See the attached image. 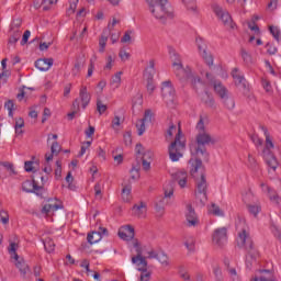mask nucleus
Segmentation results:
<instances>
[{"instance_id": "f257e3e1", "label": "nucleus", "mask_w": 281, "mask_h": 281, "mask_svg": "<svg viewBox=\"0 0 281 281\" xmlns=\"http://www.w3.org/2000/svg\"><path fill=\"white\" fill-rule=\"evenodd\" d=\"M191 164V177L195 182V199L200 201L202 205L207 203V179L205 177V166L201 158L190 159Z\"/></svg>"}, {"instance_id": "f03ea898", "label": "nucleus", "mask_w": 281, "mask_h": 281, "mask_svg": "<svg viewBox=\"0 0 281 281\" xmlns=\"http://www.w3.org/2000/svg\"><path fill=\"white\" fill-rule=\"evenodd\" d=\"M237 246L240 249H243V247L246 249V267L247 269H251L254 260L258 258V250H256V248L254 247V240L245 228H243L241 232L238 233Z\"/></svg>"}, {"instance_id": "7ed1b4c3", "label": "nucleus", "mask_w": 281, "mask_h": 281, "mask_svg": "<svg viewBox=\"0 0 281 281\" xmlns=\"http://www.w3.org/2000/svg\"><path fill=\"white\" fill-rule=\"evenodd\" d=\"M148 10L150 14H153L156 19L159 21H164L166 16L168 19H173L175 16V11H171L170 8V2L168 0H145Z\"/></svg>"}, {"instance_id": "20e7f679", "label": "nucleus", "mask_w": 281, "mask_h": 281, "mask_svg": "<svg viewBox=\"0 0 281 281\" xmlns=\"http://www.w3.org/2000/svg\"><path fill=\"white\" fill-rule=\"evenodd\" d=\"M177 76L181 85L186 86L190 82L192 89L195 91L199 89V85H203L201 77L194 76V72H192V68H190V66L183 67V63H181V59L179 58L177 63Z\"/></svg>"}, {"instance_id": "39448f33", "label": "nucleus", "mask_w": 281, "mask_h": 281, "mask_svg": "<svg viewBox=\"0 0 281 281\" xmlns=\"http://www.w3.org/2000/svg\"><path fill=\"white\" fill-rule=\"evenodd\" d=\"M195 155L196 157H202L204 161H210V153H207V148L205 146H214L216 144V139L210 135L207 132H199L195 137Z\"/></svg>"}, {"instance_id": "423d86ee", "label": "nucleus", "mask_w": 281, "mask_h": 281, "mask_svg": "<svg viewBox=\"0 0 281 281\" xmlns=\"http://www.w3.org/2000/svg\"><path fill=\"white\" fill-rule=\"evenodd\" d=\"M175 199V181L167 183L164 187V195H158L156 198L155 207L157 216H164L166 205H170Z\"/></svg>"}, {"instance_id": "0eeeda50", "label": "nucleus", "mask_w": 281, "mask_h": 281, "mask_svg": "<svg viewBox=\"0 0 281 281\" xmlns=\"http://www.w3.org/2000/svg\"><path fill=\"white\" fill-rule=\"evenodd\" d=\"M261 131H263L266 136V149L263 150V157L266 159L267 166L276 172L278 169L279 162L278 158L271 153V148H273V140H271V136L269 135V131L266 126H261Z\"/></svg>"}, {"instance_id": "6e6552de", "label": "nucleus", "mask_w": 281, "mask_h": 281, "mask_svg": "<svg viewBox=\"0 0 281 281\" xmlns=\"http://www.w3.org/2000/svg\"><path fill=\"white\" fill-rule=\"evenodd\" d=\"M161 93L168 109H177V91L172 87V81L162 82Z\"/></svg>"}, {"instance_id": "1a4fd4ad", "label": "nucleus", "mask_w": 281, "mask_h": 281, "mask_svg": "<svg viewBox=\"0 0 281 281\" xmlns=\"http://www.w3.org/2000/svg\"><path fill=\"white\" fill-rule=\"evenodd\" d=\"M212 10L214 14H216V16L222 21L225 27H229V30H234L236 24L234 23V20H232V15L229 14V12L224 11L223 7L216 3L212 4Z\"/></svg>"}, {"instance_id": "9d476101", "label": "nucleus", "mask_w": 281, "mask_h": 281, "mask_svg": "<svg viewBox=\"0 0 281 281\" xmlns=\"http://www.w3.org/2000/svg\"><path fill=\"white\" fill-rule=\"evenodd\" d=\"M184 225L187 227H199L201 225V220L199 218V214H196V211L194 210V206L192 204L186 205V212H184Z\"/></svg>"}, {"instance_id": "9b49d317", "label": "nucleus", "mask_w": 281, "mask_h": 281, "mask_svg": "<svg viewBox=\"0 0 281 281\" xmlns=\"http://www.w3.org/2000/svg\"><path fill=\"white\" fill-rule=\"evenodd\" d=\"M187 139L183 132H181V123H178V134H177V160L181 159L186 155Z\"/></svg>"}, {"instance_id": "f8f14e48", "label": "nucleus", "mask_w": 281, "mask_h": 281, "mask_svg": "<svg viewBox=\"0 0 281 281\" xmlns=\"http://www.w3.org/2000/svg\"><path fill=\"white\" fill-rule=\"evenodd\" d=\"M22 190L27 193L36 194V196H43V187H40L35 182L34 178L32 180H26L22 183Z\"/></svg>"}, {"instance_id": "ddd939ff", "label": "nucleus", "mask_w": 281, "mask_h": 281, "mask_svg": "<svg viewBox=\"0 0 281 281\" xmlns=\"http://www.w3.org/2000/svg\"><path fill=\"white\" fill-rule=\"evenodd\" d=\"M212 239L214 245H217V247H225V245H227V228L222 227L215 229Z\"/></svg>"}, {"instance_id": "4468645a", "label": "nucleus", "mask_w": 281, "mask_h": 281, "mask_svg": "<svg viewBox=\"0 0 281 281\" xmlns=\"http://www.w3.org/2000/svg\"><path fill=\"white\" fill-rule=\"evenodd\" d=\"M232 77L235 80L236 87L243 89L244 93H249V83L247 82V79H245L243 75L238 74V68H234Z\"/></svg>"}, {"instance_id": "2eb2a0df", "label": "nucleus", "mask_w": 281, "mask_h": 281, "mask_svg": "<svg viewBox=\"0 0 281 281\" xmlns=\"http://www.w3.org/2000/svg\"><path fill=\"white\" fill-rule=\"evenodd\" d=\"M134 248L136 249V256L132 257V263L136 265L137 267H148L146 257L142 255V246H139V243H134Z\"/></svg>"}, {"instance_id": "dca6fc26", "label": "nucleus", "mask_w": 281, "mask_h": 281, "mask_svg": "<svg viewBox=\"0 0 281 281\" xmlns=\"http://www.w3.org/2000/svg\"><path fill=\"white\" fill-rule=\"evenodd\" d=\"M119 238L122 240H133L135 238V228L132 225H125L119 229Z\"/></svg>"}, {"instance_id": "f3484780", "label": "nucleus", "mask_w": 281, "mask_h": 281, "mask_svg": "<svg viewBox=\"0 0 281 281\" xmlns=\"http://www.w3.org/2000/svg\"><path fill=\"white\" fill-rule=\"evenodd\" d=\"M146 212H148V207L146 206L145 202H139V204H134L132 207V214L137 218H145Z\"/></svg>"}, {"instance_id": "a211bd4d", "label": "nucleus", "mask_w": 281, "mask_h": 281, "mask_svg": "<svg viewBox=\"0 0 281 281\" xmlns=\"http://www.w3.org/2000/svg\"><path fill=\"white\" fill-rule=\"evenodd\" d=\"M52 65H54V58H41L35 61V67L40 71H49Z\"/></svg>"}, {"instance_id": "6ab92c4d", "label": "nucleus", "mask_w": 281, "mask_h": 281, "mask_svg": "<svg viewBox=\"0 0 281 281\" xmlns=\"http://www.w3.org/2000/svg\"><path fill=\"white\" fill-rule=\"evenodd\" d=\"M57 199H49L48 204H45L42 209L43 214H49L50 212H56V210H63V205L56 203Z\"/></svg>"}, {"instance_id": "aec40b11", "label": "nucleus", "mask_w": 281, "mask_h": 281, "mask_svg": "<svg viewBox=\"0 0 281 281\" xmlns=\"http://www.w3.org/2000/svg\"><path fill=\"white\" fill-rule=\"evenodd\" d=\"M60 150H63V147L60 146V144L58 142H54L50 146V154H45L46 162L49 164V161H53L54 155L55 157H58V155L60 154Z\"/></svg>"}, {"instance_id": "412c9836", "label": "nucleus", "mask_w": 281, "mask_h": 281, "mask_svg": "<svg viewBox=\"0 0 281 281\" xmlns=\"http://www.w3.org/2000/svg\"><path fill=\"white\" fill-rule=\"evenodd\" d=\"M213 89L216 95H218V98L221 99L225 98L226 95H229V90H227V88L221 81H214Z\"/></svg>"}, {"instance_id": "4be33fe9", "label": "nucleus", "mask_w": 281, "mask_h": 281, "mask_svg": "<svg viewBox=\"0 0 281 281\" xmlns=\"http://www.w3.org/2000/svg\"><path fill=\"white\" fill-rule=\"evenodd\" d=\"M144 78L147 82L146 89L149 93V95H153V92L155 91V80H154V72H148V69L145 70Z\"/></svg>"}, {"instance_id": "5701e85b", "label": "nucleus", "mask_w": 281, "mask_h": 281, "mask_svg": "<svg viewBox=\"0 0 281 281\" xmlns=\"http://www.w3.org/2000/svg\"><path fill=\"white\" fill-rule=\"evenodd\" d=\"M261 188H262L263 192H268V196H269L270 201H272V203L280 205V201H281L280 195H278V193L273 189H270L265 183H261Z\"/></svg>"}, {"instance_id": "b1692460", "label": "nucleus", "mask_w": 281, "mask_h": 281, "mask_svg": "<svg viewBox=\"0 0 281 281\" xmlns=\"http://www.w3.org/2000/svg\"><path fill=\"white\" fill-rule=\"evenodd\" d=\"M79 97L82 103V109H87V106H89V102H91V94L87 91V86L81 87L79 91Z\"/></svg>"}, {"instance_id": "393cba45", "label": "nucleus", "mask_w": 281, "mask_h": 281, "mask_svg": "<svg viewBox=\"0 0 281 281\" xmlns=\"http://www.w3.org/2000/svg\"><path fill=\"white\" fill-rule=\"evenodd\" d=\"M15 267L16 269H19L22 278H25V276H27V272L30 271V266H27V262H25V260L18 258V260H15Z\"/></svg>"}, {"instance_id": "a878e982", "label": "nucleus", "mask_w": 281, "mask_h": 281, "mask_svg": "<svg viewBox=\"0 0 281 281\" xmlns=\"http://www.w3.org/2000/svg\"><path fill=\"white\" fill-rule=\"evenodd\" d=\"M199 52L202 58L205 60L206 65L209 67H212L214 65V58H212V55L207 54L206 47L199 45Z\"/></svg>"}, {"instance_id": "bb28decb", "label": "nucleus", "mask_w": 281, "mask_h": 281, "mask_svg": "<svg viewBox=\"0 0 281 281\" xmlns=\"http://www.w3.org/2000/svg\"><path fill=\"white\" fill-rule=\"evenodd\" d=\"M177 181H178V186H179V188H181V190H183V188H189V184H188V172L179 171L177 173Z\"/></svg>"}, {"instance_id": "cd10ccee", "label": "nucleus", "mask_w": 281, "mask_h": 281, "mask_svg": "<svg viewBox=\"0 0 281 281\" xmlns=\"http://www.w3.org/2000/svg\"><path fill=\"white\" fill-rule=\"evenodd\" d=\"M168 155L171 161H177V136L168 146Z\"/></svg>"}, {"instance_id": "c85d7f7f", "label": "nucleus", "mask_w": 281, "mask_h": 281, "mask_svg": "<svg viewBox=\"0 0 281 281\" xmlns=\"http://www.w3.org/2000/svg\"><path fill=\"white\" fill-rule=\"evenodd\" d=\"M87 240L90 245H95V243H100V240H102V233L93 231L92 233L88 234Z\"/></svg>"}, {"instance_id": "c756f323", "label": "nucleus", "mask_w": 281, "mask_h": 281, "mask_svg": "<svg viewBox=\"0 0 281 281\" xmlns=\"http://www.w3.org/2000/svg\"><path fill=\"white\" fill-rule=\"evenodd\" d=\"M131 190H133V187L131 186V183L128 184H123V189H122V200L125 203H130L131 202Z\"/></svg>"}, {"instance_id": "7c9ffc66", "label": "nucleus", "mask_w": 281, "mask_h": 281, "mask_svg": "<svg viewBox=\"0 0 281 281\" xmlns=\"http://www.w3.org/2000/svg\"><path fill=\"white\" fill-rule=\"evenodd\" d=\"M8 58L2 59V72L0 74V81L2 80L3 83L8 82V78L10 77V71L7 70L8 67Z\"/></svg>"}, {"instance_id": "2f4dec72", "label": "nucleus", "mask_w": 281, "mask_h": 281, "mask_svg": "<svg viewBox=\"0 0 281 281\" xmlns=\"http://www.w3.org/2000/svg\"><path fill=\"white\" fill-rule=\"evenodd\" d=\"M224 106L228 109V111L234 110L236 106V101H234V98L229 97V94H226L224 98L221 99Z\"/></svg>"}, {"instance_id": "473e14b6", "label": "nucleus", "mask_w": 281, "mask_h": 281, "mask_svg": "<svg viewBox=\"0 0 281 281\" xmlns=\"http://www.w3.org/2000/svg\"><path fill=\"white\" fill-rule=\"evenodd\" d=\"M138 271L142 272L138 281H150L151 273L148 272V266H138Z\"/></svg>"}, {"instance_id": "72a5a7b5", "label": "nucleus", "mask_w": 281, "mask_h": 281, "mask_svg": "<svg viewBox=\"0 0 281 281\" xmlns=\"http://www.w3.org/2000/svg\"><path fill=\"white\" fill-rule=\"evenodd\" d=\"M44 249L48 252L52 254V251H54V249H56V244H54V240L49 237H47L44 241Z\"/></svg>"}, {"instance_id": "f704fd0d", "label": "nucleus", "mask_w": 281, "mask_h": 281, "mask_svg": "<svg viewBox=\"0 0 281 281\" xmlns=\"http://www.w3.org/2000/svg\"><path fill=\"white\" fill-rule=\"evenodd\" d=\"M181 3H183L190 12H196L198 10L196 0H181Z\"/></svg>"}, {"instance_id": "c9c22d12", "label": "nucleus", "mask_w": 281, "mask_h": 281, "mask_svg": "<svg viewBox=\"0 0 281 281\" xmlns=\"http://www.w3.org/2000/svg\"><path fill=\"white\" fill-rule=\"evenodd\" d=\"M170 60H172V67H177V49L175 46H167Z\"/></svg>"}, {"instance_id": "e433bc0d", "label": "nucleus", "mask_w": 281, "mask_h": 281, "mask_svg": "<svg viewBox=\"0 0 281 281\" xmlns=\"http://www.w3.org/2000/svg\"><path fill=\"white\" fill-rule=\"evenodd\" d=\"M110 85H112L115 89H117L120 85H122V71L116 72L112 77Z\"/></svg>"}, {"instance_id": "4c0bfd02", "label": "nucleus", "mask_w": 281, "mask_h": 281, "mask_svg": "<svg viewBox=\"0 0 281 281\" xmlns=\"http://www.w3.org/2000/svg\"><path fill=\"white\" fill-rule=\"evenodd\" d=\"M240 55L246 65H251L254 63V59L251 58V54H249V52H247V49L241 48Z\"/></svg>"}, {"instance_id": "58836bf2", "label": "nucleus", "mask_w": 281, "mask_h": 281, "mask_svg": "<svg viewBox=\"0 0 281 281\" xmlns=\"http://www.w3.org/2000/svg\"><path fill=\"white\" fill-rule=\"evenodd\" d=\"M202 102L205 104V106L212 109V106H214V97H212V94L209 92H205L204 98H202Z\"/></svg>"}, {"instance_id": "ea45409f", "label": "nucleus", "mask_w": 281, "mask_h": 281, "mask_svg": "<svg viewBox=\"0 0 281 281\" xmlns=\"http://www.w3.org/2000/svg\"><path fill=\"white\" fill-rule=\"evenodd\" d=\"M33 179L37 184H38V181L42 182V186L40 187H42V190H43V186H45V182L48 181L49 178L47 176H43V173L41 172H35L33 176Z\"/></svg>"}, {"instance_id": "a19ab883", "label": "nucleus", "mask_w": 281, "mask_h": 281, "mask_svg": "<svg viewBox=\"0 0 281 281\" xmlns=\"http://www.w3.org/2000/svg\"><path fill=\"white\" fill-rule=\"evenodd\" d=\"M25 126V121L23 120V117H19L15 120V135H23V131H19V128H23Z\"/></svg>"}, {"instance_id": "79ce46f5", "label": "nucleus", "mask_w": 281, "mask_h": 281, "mask_svg": "<svg viewBox=\"0 0 281 281\" xmlns=\"http://www.w3.org/2000/svg\"><path fill=\"white\" fill-rule=\"evenodd\" d=\"M136 128H137V135H139V137H142V135H144V133H146V123L144 122V120H138L136 123Z\"/></svg>"}, {"instance_id": "37998d69", "label": "nucleus", "mask_w": 281, "mask_h": 281, "mask_svg": "<svg viewBox=\"0 0 281 281\" xmlns=\"http://www.w3.org/2000/svg\"><path fill=\"white\" fill-rule=\"evenodd\" d=\"M106 41H109V36L101 35V38L99 40V52L100 54H104V49L106 48Z\"/></svg>"}, {"instance_id": "c03bdc74", "label": "nucleus", "mask_w": 281, "mask_h": 281, "mask_svg": "<svg viewBox=\"0 0 281 281\" xmlns=\"http://www.w3.org/2000/svg\"><path fill=\"white\" fill-rule=\"evenodd\" d=\"M173 131H177V126L175 123H170L169 128L167 130L166 133V142H171L172 140V135H175Z\"/></svg>"}, {"instance_id": "a18cd8bd", "label": "nucleus", "mask_w": 281, "mask_h": 281, "mask_svg": "<svg viewBox=\"0 0 281 281\" xmlns=\"http://www.w3.org/2000/svg\"><path fill=\"white\" fill-rule=\"evenodd\" d=\"M16 249H19V245L16 243H11L9 246V254L13 256L14 260H19V254H16Z\"/></svg>"}, {"instance_id": "49530a36", "label": "nucleus", "mask_w": 281, "mask_h": 281, "mask_svg": "<svg viewBox=\"0 0 281 281\" xmlns=\"http://www.w3.org/2000/svg\"><path fill=\"white\" fill-rule=\"evenodd\" d=\"M21 40V31H15L13 32V34L9 37V43L11 45H14L16 43H19V41Z\"/></svg>"}, {"instance_id": "de8ad7c7", "label": "nucleus", "mask_w": 281, "mask_h": 281, "mask_svg": "<svg viewBox=\"0 0 281 281\" xmlns=\"http://www.w3.org/2000/svg\"><path fill=\"white\" fill-rule=\"evenodd\" d=\"M63 177V164L60 160L56 161V169H55V179H60Z\"/></svg>"}, {"instance_id": "09e8293b", "label": "nucleus", "mask_w": 281, "mask_h": 281, "mask_svg": "<svg viewBox=\"0 0 281 281\" xmlns=\"http://www.w3.org/2000/svg\"><path fill=\"white\" fill-rule=\"evenodd\" d=\"M269 30L273 38H276V41L280 43V29L278 26H270Z\"/></svg>"}, {"instance_id": "8fccbe9b", "label": "nucleus", "mask_w": 281, "mask_h": 281, "mask_svg": "<svg viewBox=\"0 0 281 281\" xmlns=\"http://www.w3.org/2000/svg\"><path fill=\"white\" fill-rule=\"evenodd\" d=\"M262 210V207L258 204L256 205H248V211L250 214H254L255 216H258V214H260V211Z\"/></svg>"}, {"instance_id": "3c124183", "label": "nucleus", "mask_w": 281, "mask_h": 281, "mask_svg": "<svg viewBox=\"0 0 281 281\" xmlns=\"http://www.w3.org/2000/svg\"><path fill=\"white\" fill-rule=\"evenodd\" d=\"M4 109L9 111V117H14V113L12 112L14 111V101L9 100L8 102H5Z\"/></svg>"}, {"instance_id": "603ef678", "label": "nucleus", "mask_w": 281, "mask_h": 281, "mask_svg": "<svg viewBox=\"0 0 281 281\" xmlns=\"http://www.w3.org/2000/svg\"><path fill=\"white\" fill-rule=\"evenodd\" d=\"M106 104L102 103V100H97V111L100 115H102V113L106 112Z\"/></svg>"}, {"instance_id": "864d4df0", "label": "nucleus", "mask_w": 281, "mask_h": 281, "mask_svg": "<svg viewBox=\"0 0 281 281\" xmlns=\"http://www.w3.org/2000/svg\"><path fill=\"white\" fill-rule=\"evenodd\" d=\"M0 218H1V223H3V225H8L10 223V215L8 214L7 211L0 212Z\"/></svg>"}, {"instance_id": "5fc2aeb1", "label": "nucleus", "mask_w": 281, "mask_h": 281, "mask_svg": "<svg viewBox=\"0 0 281 281\" xmlns=\"http://www.w3.org/2000/svg\"><path fill=\"white\" fill-rule=\"evenodd\" d=\"M184 247H187L188 251H194V238H189L187 241H184Z\"/></svg>"}, {"instance_id": "6e6d98bb", "label": "nucleus", "mask_w": 281, "mask_h": 281, "mask_svg": "<svg viewBox=\"0 0 281 281\" xmlns=\"http://www.w3.org/2000/svg\"><path fill=\"white\" fill-rule=\"evenodd\" d=\"M211 212H212V214H213L214 216H223V215H224V213H223V211L221 210V207H220L218 205H216V204H212V210H211Z\"/></svg>"}, {"instance_id": "4d7b16f0", "label": "nucleus", "mask_w": 281, "mask_h": 281, "mask_svg": "<svg viewBox=\"0 0 281 281\" xmlns=\"http://www.w3.org/2000/svg\"><path fill=\"white\" fill-rule=\"evenodd\" d=\"M54 3H58V0H43L42 1L43 10L45 11L49 10V5H54Z\"/></svg>"}, {"instance_id": "13d9d810", "label": "nucleus", "mask_w": 281, "mask_h": 281, "mask_svg": "<svg viewBox=\"0 0 281 281\" xmlns=\"http://www.w3.org/2000/svg\"><path fill=\"white\" fill-rule=\"evenodd\" d=\"M130 172L132 175L131 179H133V180L139 179V166L133 167Z\"/></svg>"}, {"instance_id": "bf43d9fd", "label": "nucleus", "mask_w": 281, "mask_h": 281, "mask_svg": "<svg viewBox=\"0 0 281 281\" xmlns=\"http://www.w3.org/2000/svg\"><path fill=\"white\" fill-rule=\"evenodd\" d=\"M140 120H144V122H153V111L151 110H145V113H144V117L140 119Z\"/></svg>"}, {"instance_id": "052dcab7", "label": "nucleus", "mask_w": 281, "mask_h": 281, "mask_svg": "<svg viewBox=\"0 0 281 281\" xmlns=\"http://www.w3.org/2000/svg\"><path fill=\"white\" fill-rule=\"evenodd\" d=\"M24 169L26 172H34V160L25 161Z\"/></svg>"}, {"instance_id": "680f3d73", "label": "nucleus", "mask_w": 281, "mask_h": 281, "mask_svg": "<svg viewBox=\"0 0 281 281\" xmlns=\"http://www.w3.org/2000/svg\"><path fill=\"white\" fill-rule=\"evenodd\" d=\"M30 36H32V33L30 30H26L22 36L21 45H27V41H30Z\"/></svg>"}, {"instance_id": "e2e57ef3", "label": "nucleus", "mask_w": 281, "mask_h": 281, "mask_svg": "<svg viewBox=\"0 0 281 281\" xmlns=\"http://www.w3.org/2000/svg\"><path fill=\"white\" fill-rule=\"evenodd\" d=\"M153 151L151 150H147L143 154V157H142V161H153Z\"/></svg>"}, {"instance_id": "0e129e2a", "label": "nucleus", "mask_w": 281, "mask_h": 281, "mask_svg": "<svg viewBox=\"0 0 281 281\" xmlns=\"http://www.w3.org/2000/svg\"><path fill=\"white\" fill-rule=\"evenodd\" d=\"M78 1L80 0H74L72 2H70V7L67 11V14H74V12H76V8H78Z\"/></svg>"}, {"instance_id": "69168bd1", "label": "nucleus", "mask_w": 281, "mask_h": 281, "mask_svg": "<svg viewBox=\"0 0 281 281\" xmlns=\"http://www.w3.org/2000/svg\"><path fill=\"white\" fill-rule=\"evenodd\" d=\"M1 166L7 168L11 172V175H16V171L14 170V165L10 162H1Z\"/></svg>"}, {"instance_id": "338daca9", "label": "nucleus", "mask_w": 281, "mask_h": 281, "mask_svg": "<svg viewBox=\"0 0 281 281\" xmlns=\"http://www.w3.org/2000/svg\"><path fill=\"white\" fill-rule=\"evenodd\" d=\"M131 34H133V31H126L121 38V43H131Z\"/></svg>"}, {"instance_id": "774afa93", "label": "nucleus", "mask_w": 281, "mask_h": 281, "mask_svg": "<svg viewBox=\"0 0 281 281\" xmlns=\"http://www.w3.org/2000/svg\"><path fill=\"white\" fill-rule=\"evenodd\" d=\"M22 23H23V20H21V19L13 20V22L11 24V30H19V27H21Z\"/></svg>"}]
</instances>
